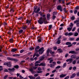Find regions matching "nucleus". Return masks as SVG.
Masks as SVG:
<instances>
[{
  "label": "nucleus",
  "instance_id": "64",
  "mask_svg": "<svg viewBox=\"0 0 79 79\" xmlns=\"http://www.w3.org/2000/svg\"><path fill=\"white\" fill-rule=\"evenodd\" d=\"M36 79H40V77L39 76L38 77L36 78Z\"/></svg>",
  "mask_w": 79,
  "mask_h": 79
},
{
  "label": "nucleus",
  "instance_id": "16",
  "mask_svg": "<svg viewBox=\"0 0 79 79\" xmlns=\"http://www.w3.org/2000/svg\"><path fill=\"white\" fill-rule=\"evenodd\" d=\"M17 51V48H15L12 49L11 50V52H16Z\"/></svg>",
  "mask_w": 79,
  "mask_h": 79
},
{
  "label": "nucleus",
  "instance_id": "26",
  "mask_svg": "<svg viewBox=\"0 0 79 79\" xmlns=\"http://www.w3.org/2000/svg\"><path fill=\"white\" fill-rule=\"evenodd\" d=\"M31 23V20H28L27 21V24H29V23Z\"/></svg>",
  "mask_w": 79,
  "mask_h": 79
},
{
  "label": "nucleus",
  "instance_id": "20",
  "mask_svg": "<svg viewBox=\"0 0 79 79\" xmlns=\"http://www.w3.org/2000/svg\"><path fill=\"white\" fill-rule=\"evenodd\" d=\"M76 55H72L71 56V58H76Z\"/></svg>",
  "mask_w": 79,
  "mask_h": 79
},
{
  "label": "nucleus",
  "instance_id": "17",
  "mask_svg": "<svg viewBox=\"0 0 79 79\" xmlns=\"http://www.w3.org/2000/svg\"><path fill=\"white\" fill-rule=\"evenodd\" d=\"M7 66L8 67H11V62H9L8 63Z\"/></svg>",
  "mask_w": 79,
  "mask_h": 79
},
{
  "label": "nucleus",
  "instance_id": "35",
  "mask_svg": "<svg viewBox=\"0 0 79 79\" xmlns=\"http://www.w3.org/2000/svg\"><path fill=\"white\" fill-rule=\"evenodd\" d=\"M79 35V34L77 32H76L75 33V34L74 35L76 37V36H77Z\"/></svg>",
  "mask_w": 79,
  "mask_h": 79
},
{
  "label": "nucleus",
  "instance_id": "31",
  "mask_svg": "<svg viewBox=\"0 0 79 79\" xmlns=\"http://www.w3.org/2000/svg\"><path fill=\"white\" fill-rule=\"evenodd\" d=\"M28 77L31 79H34V77L32 76H28Z\"/></svg>",
  "mask_w": 79,
  "mask_h": 79
},
{
  "label": "nucleus",
  "instance_id": "10",
  "mask_svg": "<svg viewBox=\"0 0 79 79\" xmlns=\"http://www.w3.org/2000/svg\"><path fill=\"white\" fill-rule=\"evenodd\" d=\"M76 75V73H74L71 76V77H70V78H71V79L74 78V77H75Z\"/></svg>",
  "mask_w": 79,
  "mask_h": 79
},
{
  "label": "nucleus",
  "instance_id": "7",
  "mask_svg": "<svg viewBox=\"0 0 79 79\" xmlns=\"http://www.w3.org/2000/svg\"><path fill=\"white\" fill-rule=\"evenodd\" d=\"M16 75L17 76V77H19H19H20V79H23L24 78L23 77H22V76L20 75V73H17Z\"/></svg>",
  "mask_w": 79,
  "mask_h": 79
},
{
  "label": "nucleus",
  "instance_id": "25",
  "mask_svg": "<svg viewBox=\"0 0 79 79\" xmlns=\"http://www.w3.org/2000/svg\"><path fill=\"white\" fill-rule=\"evenodd\" d=\"M50 66L51 68H53V67L55 66V65L54 64H51L50 65Z\"/></svg>",
  "mask_w": 79,
  "mask_h": 79
},
{
  "label": "nucleus",
  "instance_id": "55",
  "mask_svg": "<svg viewBox=\"0 0 79 79\" xmlns=\"http://www.w3.org/2000/svg\"><path fill=\"white\" fill-rule=\"evenodd\" d=\"M78 22H79V20H77L76 21H74V23H78Z\"/></svg>",
  "mask_w": 79,
  "mask_h": 79
},
{
  "label": "nucleus",
  "instance_id": "54",
  "mask_svg": "<svg viewBox=\"0 0 79 79\" xmlns=\"http://www.w3.org/2000/svg\"><path fill=\"white\" fill-rule=\"evenodd\" d=\"M4 71L5 72H8V70L7 69H4Z\"/></svg>",
  "mask_w": 79,
  "mask_h": 79
},
{
  "label": "nucleus",
  "instance_id": "13",
  "mask_svg": "<svg viewBox=\"0 0 79 79\" xmlns=\"http://www.w3.org/2000/svg\"><path fill=\"white\" fill-rule=\"evenodd\" d=\"M45 66V64L44 63H41L39 64V66Z\"/></svg>",
  "mask_w": 79,
  "mask_h": 79
},
{
  "label": "nucleus",
  "instance_id": "33",
  "mask_svg": "<svg viewBox=\"0 0 79 79\" xmlns=\"http://www.w3.org/2000/svg\"><path fill=\"white\" fill-rule=\"evenodd\" d=\"M42 38H40L38 40V42H42Z\"/></svg>",
  "mask_w": 79,
  "mask_h": 79
},
{
  "label": "nucleus",
  "instance_id": "38",
  "mask_svg": "<svg viewBox=\"0 0 79 79\" xmlns=\"http://www.w3.org/2000/svg\"><path fill=\"white\" fill-rule=\"evenodd\" d=\"M66 66V63H65L63 64V68H65Z\"/></svg>",
  "mask_w": 79,
  "mask_h": 79
},
{
  "label": "nucleus",
  "instance_id": "36",
  "mask_svg": "<svg viewBox=\"0 0 79 79\" xmlns=\"http://www.w3.org/2000/svg\"><path fill=\"white\" fill-rule=\"evenodd\" d=\"M73 64H75L76 63V60H74L73 62Z\"/></svg>",
  "mask_w": 79,
  "mask_h": 79
},
{
  "label": "nucleus",
  "instance_id": "14",
  "mask_svg": "<svg viewBox=\"0 0 79 79\" xmlns=\"http://www.w3.org/2000/svg\"><path fill=\"white\" fill-rule=\"evenodd\" d=\"M69 53H72V54H76V52L74 51H71L69 52Z\"/></svg>",
  "mask_w": 79,
  "mask_h": 79
},
{
  "label": "nucleus",
  "instance_id": "8",
  "mask_svg": "<svg viewBox=\"0 0 79 79\" xmlns=\"http://www.w3.org/2000/svg\"><path fill=\"white\" fill-rule=\"evenodd\" d=\"M38 69L39 71H40L37 72L38 73H42V71H42V69L40 67H39L38 68Z\"/></svg>",
  "mask_w": 79,
  "mask_h": 79
},
{
  "label": "nucleus",
  "instance_id": "12",
  "mask_svg": "<svg viewBox=\"0 0 79 79\" xmlns=\"http://www.w3.org/2000/svg\"><path fill=\"white\" fill-rule=\"evenodd\" d=\"M8 70H9V71L10 72H13V71H15V68H13L12 69L9 68L8 69Z\"/></svg>",
  "mask_w": 79,
  "mask_h": 79
},
{
  "label": "nucleus",
  "instance_id": "51",
  "mask_svg": "<svg viewBox=\"0 0 79 79\" xmlns=\"http://www.w3.org/2000/svg\"><path fill=\"white\" fill-rule=\"evenodd\" d=\"M72 61H73V60L71 58L69 59V62L70 63H71L72 62Z\"/></svg>",
  "mask_w": 79,
  "mask_h": 79
},
{
  "label": "nucleus",
  "instance_id": "24",
  "mask_svg": "<svg viewBox=\"0 0 79 79\" xmlns=\"http://www.w3.org/2000/svg\"><path fill=\"white\" fill-rule=\"evenodd\" d=\"M73 35V33L72 32H70L68 33V36H71Z\"/></svg>",
  "mask_w": 79,
  "mask_h": 79
},
{
  "label": "nucleus",
  "instance_id": "46",
  "mask_svg": "<svg viewBox=\"0 0 79 79\" xmlns=\"http://www.w3.org/2000/svg\"><path fill=\"white\" fill-rule=\"evenodd\" d=\"M44 58H45L44 57H43L42 58H41L40 60V61H42V60H44Z\"/></svg>",
  "mask_w": 79,
  "mask_h": 79
},
{
  "label": "nucleus",
  "instance_id": "1",
  "mask_svg": "<svg viewBox=\"0 0 79 79\" xmlns=\"http://www.w3.org/2000/svg\"><path fill=\"white\" fill-rule=\"evenodd\" d=\"M47 18L46 17H40L38 21V22L40 24H42L44 23L45 20H46Z\"/></svg>",
  "mask_w": 79,
  "mask_h": 79
},
{
  "label": "nucleus",
  "instance_id": "34",
  "mask_svg": "<svg viewBox=\"0 0 79 79\" xmlns=\"http://www.w3.org/2000/svg\"><path fill=\"white\" fill-rule=\"evenodd\" d=\"M71 43L69 42H67L65 43V44L67 45H71Z\"/></svg>",
  "mask_w": 79,
  "mask_h": 79
},
{
  "label": "nucleus",
  "instance_id": "42",
  "mask_svg": "<svg viewBox=\"0 0 79 79\" xmlns=\"http://www.w3.org/2000/svg\"><path fill=\"white\" fill-rule=\"evenodd\" d=\"M20 53H23V52H24V50H21L20 51Z\"/></svg>",
  "mask_w": 79,
  "mask_h": 79
},
{
  "label": "nucleus",
  "instance_id": "60",
  "mask_svg": "<svg viewBox=\"0 0 79 79\" xmlns=\"http://www.w3.org/2000/svg\"><path fill=\"white\" fill-rule=\"evenodd\" d=\"M57 64H61V61H57Z\"/></svg>",
  "mask_w": 79,
  "mask_h": 79
},
{
  "label": "nucleus",
  "instance_id": "47",
  "mask_svg": "<svg viewBox=\"0 0 79 79\" xmlns=\"http://www.w3.org/2000/svg\"><path fill=\"white\" fill-rule=\"evenodd\" d=\"M3 69L2 66H0V71H1Z\"/></svg>",
  "mask_w": 79,
  "mask_h": 79
},
{
  "label": "nucleus",
  "instance_id": "37",
  "mask_svg": "<svg viewBox=\"0 0 79 79\" xmlns=\"http://www.w3.org/2000/svg\"><path fill=\"white\" fill-rule=\"evenodd\" d=\"M73 26H74V24L72 23H71L70 25L69 26V27H72Z\"/></svg>",
  "mask_w": 79,
  "mask_h": 79
},
{
  "label": "nucleus",
  "instance_id": "11",
  "mask_svg": "<svg viewBox=\"0 0 79 79\" xmlns=\"http://www.w3.org/2000/svg\"><path fill=\"white\" fill-rule=\"evenodd\" d=\"M40 48V47L39 46H38L36 47V48H35V52H39V51L38 50H39Z\"/></svg>",
  "mask_w": 79,
  "mask_h": 79
},
{
  "label": "nucleus",
  "instance_id": "27",
  "mask_svg": "<svg viewBox=\"0 0 79 79\" xmlns=\"http://www.w3.org/2000/svg\"><path fill=\"white\" fill-rule=\"evenodd\" d=\"M40 62H41L40 60L37 61L35 62V64H37L39 63H40Z\"/></svg>",
  "mask_w": 79,
  "mask_h": 79
},
{
  "label": "nucleus",
  "instance_id": "40",
  "mask_svg": "<svg viewBox=\"0 0 79 79\" xmlns=\"http://www.w3.org/2000/svg\"><path fill=\"white\" fill-rule=\"evenodd\" d=\"M39 14L41 16H42V13L41 12H39Z\"/></svg>",
  "mask_w": 79,
  "mask_h": 79
},
{
  "label": "nucleus",
  "instance_id": "28",
  "mask_svg": "<svg viewBox=\"0 0 79 79\" xmlns=\"http://www.w3.org/2000/svg\"><path fill=\"white\" fill-rule=\"evenodd\" d=\"M27 26H24V27H22V29H26V28H27Z\"/></svg>",
  "mask_w": 79,
  "mask_h": 79
},
{
  "label": "nucleus",
  "instance_id": "29",
  "mask_svg": "<svg viewBox=\"0 0 79 79\" xmlns=\"http://www.w3.org/2000/svg\"><path fill=\"white\" fill-rule=\"evenodd\" d=\"M74 39H75L73 37L70 38H69L70 40H71V41H73V40H74Z\"/></svg>",
  "mask_w": 79,
  "mask_h": 79
},
{
  "label": "nucleus",
  "instance_id": "49",
  "mask_svg": "<svg viewBox=\"0 0 79 79\" xmlns=\"http://www.w3.org/2000/svg\"><path fill=\"white\" fill-rule=\"evenodd\" d=\"M35 73H36V72H35V71H34L33 70L31 72L32 74H35Z\"/></svg>",
  "mask_w": 79,
  "mask_h": 79
},
{
  "label": "nucleus",
  "instance_id": "53",
  "mask_svg": "<svg viewBox=\"0 0 79 79\" xmlns=\"http://www.w3.org/2000/svg\"><path fill=\"white\" fill-rule=\"evenodd\" d=\"M44 24H47V23H48V22H47V20H44Z\"/></svg>",
  "mask_w": 79,
  "mask_h": 79
},
{
  "label": "nucleus",
  "instance_id": "44",
  "mask_svg": "<svg viewBox=\"0 0 79 79\" xmlns=\"http://www.w3.org/2000/svg\"><path fill=\"white\" fill-rule=\"evenodd\" d=\"M29 71H31V72H32L33 71V69L31 68H30L29 69Z\"/></svg>",
  "mask_w": 79,
  "mask_h": 79
},
{
  "label": "nucleus",
  "instance_id": "15",
  "mask_svg": "<svg viewBox=\"0 0 79 79\" xmlns=\"http://www.w3.org/2000/svg\"><path fill=\"white\" fill-rule=\"evenodd\" d=\"M40 7H39L37 10L35 11V13H38L39 11H40Z\"/></svg>",
  "mask_w": 79,
  "mask_h": 79
},
{
  "label": "nucleus",
  "instance_id": "45",
  "mask_svg": "<svg viewBox=\"0 0 79 79\" xmlns=\"http://www.w3.org/2000/svg\"><path fill=\"white\" fill-rule=\"evenodd\" d=\"M61 68V66H58L56 68V69H58V68Z\"/></svg>",
  "mask_w": 79,
  "mask_h": 79
},
{
  "label": "nucleus",
  "instance_id": "4",
  "mask_svg": "<svg viewBox=\"0 0 79 79\" xmlns=\"http://www.w3.org/2000/svg\"><path fill=\"white\" fill-rule=\"evenodd\" d=\"M44 51V48L42 47L39 50V54L40 55H42V54L43 53Z\"/></svg>",
  "mask_w": 79,
  "mask_h": 79
},
{
  "label": "nucleus",
  "instance_id": "19",
  "mask_svg": "<svg viewBox=\"0 0 79 79\" xmlns=\"http://www.w3.org/2000/svg\"><path fill=\"white\" fill-rule=\"evenodd\" d=\"M57 51L58 52H59V53H62V52H63V50H62L61 48L58 49Z\"/></svg>",
  "mask_w": 79,
  "mask_h": 79
},
{
  "label": "nucleus",
  "instance_id": "59",
  "mask_svg": "<svg viewBox=\"0 0 79 79\" xmlns=\"http://www.w3.org/2000/svg\"><path fill=\"white\" fill-rule=\"evenodd\" d=\"M15 68H19V66L18 65H16L15 66Z\"/></svg>",
  "mask_w": 79,
  "mask_h": 79
},
{
  "label": "nucleus",
  "instance_id": "62",
  "mask_svg": "<svg viewBox=\"0 0 79 79\" xmlns=\"http://www.w3.org/2000/svg\"><path fill=\"white\" fill-rule=\"evenodd\" d=\"M53 15H56V12H54L53 13Z\"/></svg>",
  "mask_w": 79,
  "mask_h": 79
},
{
  "label": "nucleus",
  "instance_id": "22",
  "mask_svg": "<svg viewBox=\"0 0 79 79\" xmlns=\"http://www.w3.org/2000/svg\"><path fill=\"white\" fill-rule=\"evenodd\" d=\"M52 25H50L49 26V28H48V31H50L52 29Z\"/></svg>",
  "mask_w": 79,
  "mask_h": 79
},
{
  "label": "nucleus",
  "instance_id": "61",
  "mask_svg": "<svg viewBox=\"0 0 79 79\" xmlns=\"http://www.w3.org/2000/svg\"><path fill=\"white\" fill-rule=\"evenodd\" d=\"M54 49L55 50H57V47H54Z\"/></svg>",
  "mask_w": 79,
  "mask_h": 79
},
{
  "label": "nucleus",
  "instance_id": "9",
  "mask_svg": "<svg viewBox=\"0 0 79 79\" xmlns=\"http://www.w3.org/2000/svg\"><path fill=\"white\" fill-rule=\"evenodd\" d=\"M57 9L58 10H60V11H63L62 10V8H61V6H58Z\"/></svg>",
  "mask_w": 79,
  "mask_h": 79
},
{
  "label": "nucleus",
  "instance_id": "6",
  "mask_svg": "<svg viewBox=\"0 0 79 79\" xmlns=\"http://www.w3.org/2000/svg\"><path fill=\"white\" fill-rule=\"evenodd\" d=\"M47 19L48 20H50V14H47Z\"/></svg>",
  "mask_w": 79,
  "mask_h": 79
},
{
  "label": "nucleus",
  "instance_id": "48",
  "mask_svg": "<svg viewBox=\"0 0 79 79\" xmlns=\"http://www.w3.org/2000/svg\"><path fill=\"white\" fill-rule=\"evenodd\" d=\"M77 13V10H75L74 11V14L76 15Z\"/></svg>",
  "mask_w": 79,
  "mask_h": 79
},
{
  "label": "nucleus",
  "instance_id": "3",
  "mask_svg": "<svg viewBox=\"0 0 79 79\" xmlns=\"http://www.w3.org/2000/svg\"><path fill=\"white\" fill-rule=\"evenodd\" d=\"M7 59L8 60H11V61H14L15 62H18V60L16 59H13V58H11L10 57H8Z\"/></svg>",
  "mask_w": 79,
  "mask_h": 79
},
{
  "label": "nucleus",
  "instance_id": "63",
  "mask_svg": "<svg viewBox=\"0 0 79 79\" xmlns=\"http://www.w3.org/2000/svg\"><path fill=\"white\" fill-rule=\"evenodd\" d=\"M77 27H79V22L77 23Z\"/></svg>",
  "mask_w": 79,
  "mask_h": 79
},
{
  "label": "nucleus",
  "instance_id": "2",
  "mask_svg": "<svg viewBox=\"0 0 79 79\" xmlns=\"http://www.w3.org/2000/svg\"><path fill=\"white\" fill-rule=\"evenodd\" d=\"M49 52H50L51 54H54V53H55L54 52H52V50L48 49L47 52V56H49V55H49Z\"/></svg>",
  "mask_w": 79,
  "mask_h": 79
},
{
  "label": "nucleus",
  "instance_id": "56",
  "mask_svg": "<svg viewBox=\"0 0 79 79\" xmlns=\"http://www.w3.org/2000/svg\"><path fill=\"white\" fill-rule=\"evenodd\" d=\"M56 18V16L54 15H53V17H52V19H55Z\"/></svg>",
  "mask_w": 79,
  "mask_h": 79
},
{
  "label": "nucleus",
  "instance_id": "32",
  "mask_svg": "<svg viewBox=\"0 0 79 79\" xmlns=\"http://www.w3.org/2000/svg\"><path fill=\"white\" fill-rule=\"evenodd\" d=\"M23 32V30L22 29L20 30L19 31V34H21V33H22V32Z\"/></svg>",
  "mask_w": 79,
  "mask_h": 79
},
{
  "label": "nucleus",
  "instance_id": "43",
  "mask_svg": "<svg viewBox=\"0 0 79 79\" xmlns=\"http://www.w3.org/2000/svg\"><path fill=\"white\" fill-rule=\"evenodd\" d=\"M69 55V54H68V53H67L65 54V58H67V57H68Z\"/></svg>",
  "mask_w": 79,
  "mask_h": 79
},
{
  "label": "nucleus",
  "instance_id": "52",
  "mask_svg": "<svg viewBox=\"0 0 79 79\" xmlns=\"http://www.w3.org/2000/svg\"><path fill=\"white\" fill-rule=\"evenodd\" d=\"M8 75H6V76L4 77V79H6L7 78V77H8Z\"/></svg>",
  "mask_w": 79,
  "mask_h": 79
},
{
  "label": "nucleus",
  "instance_id": "39",
  "mask_svg": "<svg viewBox=\"0 0 79 79\" xmlns=\"http://www.w3.org/2000/svg\"><path fill=\"white\" fill-rule=\"evenodd\" d=\"M10 11L12 13V12H14V9H10Z\"/></svg>",
  "mask_w": 79,
  "mask_h": 79
},
{
  "label": "nucleus",
  "instance_id": "41",
  "mask_svg": "<svg viewBox=\"0 0 79 79\" xmlns=\"http://www.w3.org/2000/svg\"><path fill=\"white\" fill-rule=\"evenodd\" d=\"M76 27H74L73 28V29H72V31H73V32H74V31H75V30H76Z\"/></svg>",
  "mask_w": 79,
  "mask_h": 79
},
{
  "label": "nucleus",
  "instance_id": "30",
  "mask_svg": "<svg viewBox=\"0 0 79 79\" xmlns=\"http://www.w3.org/2000/svg\"><path fill=\"white\" fill-rule=\"evenodd\" d=\"M9 42L10 43H12V42H13V39L11 38L10 39V40H9Z\"/></svg>",
  "mask_w": 79,
  "mask_h": 79
},
{
  "label": "nucleus",
  "instance_id": "58",
  "mask_svg": "<svg viewBox=\"0 0 79 79\" xmlns=\"http://www.w3.org/2000/svg\"><path fill=\"white\" fill-rule=\"evenodd\" d=\"M29 49L30 50H34V48H30Z\"/></svg>",
  "mask_w": 79,
  "mask_h": 79
},
{
  "label": "nucleus",
  "instance_id": "57",
  "mask_svg": "<svg viewBox=\"0 0 79 79\" xmlns=\"http://www.w3.org/2000/svg\"><path fill=\"white\" fill-rule=\"evenodd\" d=\"M69 76H67L65 77L64 79H69Z\"/></svg>",
  "mask_w": 79,
  "mask_h": 79
},
{
  "label": "nucleus",
  "instance_id": "5",
  "mask_svg": "<svg viewBox=\"0 0 79 79\" xmlns=\"http://www.w3.org/2000/svg\"><path fill=\"white\" fill-rule=\"evenodd\" d=\"M66 74H61L60 75V78H63V77H66Z\"/></svg>",
  "mask_w": 79,
  "mask_h": 79
},
{
  "label": "nucleus",
  "instance_id": "18",
  "mask_svg": "<svg viewBox=\"0 0 79 79\" xmlns=\"http://www.w3.org/2000/svg\"><path fill=\"white\" fill-rule=\"evenodd\" d=\"M73 27H69L67 28V30H68L69 32H70L72 30Z\"/></svg>",
  "mask_w": 79,
  "mask_h": 79
},
{
  "label": "nucleus",
  "instance_id": "23",
  "mask_svg": "<svg viewBox=\"0 0 79 79\" xmlns=\"http://www.w3.org/2000/svg\"><path fill=\"white\" fill-rule=\"evenodd\" d=\"M60 43H61V40H58L57 41H56V44H60Z\"/></svg>",
  "mask_w": 79,
  "mask_h": 79
},
{
  "label": "nucleus",
  "instance_id": "21",
  "mask_svg": "<svg viewBox=\"0 0 79 79\" xmlns=\"http://www.w3.org/2000/svg\"><path fill=\"white\" fill-rule=\"evenodd\" d=\"M34 12H35V11H36V10L37 9V6H34Z\"/></svg>",
  "mask_w": 79,
  "mask_h": 79
},
{
  "label": "nucleus",
  "instance_id": "50",
  "mask_svg": "<svg viewBox=\"0 0 79 79\" xmlns=\"http://www.w3.org/2000/svg\"><path fill=\"white\" fill-rule=\"evenodd\" d=\"M56 69H55L52 72V73H55L56 72Z\"/></svg>",
  "mask_w": 79,
  "mask_h": 79
}]
</instances>
